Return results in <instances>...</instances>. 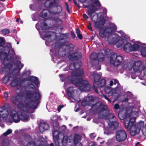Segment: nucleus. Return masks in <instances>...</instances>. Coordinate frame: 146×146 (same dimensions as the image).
<instances>
[{
  "label": "nucleus",
  "instance_id": "13d9d810",
  "mask_svg": "<svg viewBox=\"0 0 146 146\" xmlns=\"http://www.w3.org/2000/svg\"><path fill=\"white\" fill-rule=\"evenodd\" d=\"M91 119V118L90 117H88L87 119V120L88 121H90Z\"/></svg>",
  "mask_w": 146,
  "mask_h": 146
},
{
  "label": "nucleus",
  "instance_id": "09e8293b",
  "mask_svg": "<svg viewBox=\"0 0 146 146\" xmlns=\"http://www.w3.org/2000/svg\"><path fill=\"white\" fill-rule=\"evenodd\" d=\"M83 17L86 19H88V16L85 14H84L83 15Z\"/></svg>",
  "mask_w": 146,
  "mask_h": 146
},
{
  "label": "nucleus",
  "instance_id": "393cba45",
  "mask_svg": "<svg viewBox=\"0 0 146 146\" xmlns=\"http://www.w3.org/2000/svg\"><path fill=\"white\" fill-rule=\"evenodd\" d=\"M91 77L94 78V82L96 84L98 82L99 80L101 78V76L99 74L96 72H93L91 75Z\"/></svg>",
  "mask_w": 146,
  "mask_h": 146
},
{
  "label": "nucleus",
  "instance_id": "774afa93",
  "mask_svg": "<svg viewBox=\"0 0 146 146\" xmlns=\"http://www.w3.org/2000/svg\"><path fill=\"white\" fill-rule=\"evenodd\" d=\"M106 143L108 145H109L110 144V142H107Z\"/></svg>",
  "mask_w": 146,
  "mask_h": 146
},
{
  "label": "nucleus",
  "instance_id": "5fc2aeb1",
  "mask_svg": "<svg viewBox=\"0 0 146 146\" xmlns=\"http://www.w3.org/2000/svg\"><path fill=\"white\" fill-rule=\"evenodd\" d=\"M65 5L66 7V9H68L69 6L66 3H65Z\"/></svg>",
  "mask_w": 146,
  "mask_h": 146
},
{
  "label": "nucleus",
  "instance_id": "de8ad7c7",
  "mask_svg": "<svg viewBox=\"0 0 146 146\" xmlns=\"http://www.w3.org/2000/svg\"><path fill=\"white\" fill-rule=\"evenodd\" d=\"M111 133V131H107L106 130H105V131H104V133L105 134H106V135H108L110 134Z\"/></svg>",
  "mask_w": 146,
  "mask_h": 146
},
{
  "label": "nucleus",
  "instance_id": "c756f323",
  "mask_svg": "<svg viewBox=\"0 0 146 146\" xmlns=\"http://www.w3.org/2000/svg\"><path fill=\"white\" fill-rule=\"evenodd\" d=\"M48 19L54 20L55 22L58 25H60L62 23V21L60 19L58 18H54V17H50L48 18Z\"/></svg>",
  "mask_w": 146,
  "mask_h": 146
},
{
  "label": "nucleus",
  "instance_id": "37998d69",
  "mask_svg": "<svg viewBox=\"0 0 146 146\" xmlns=\"http://www.w3.org/2000/svg\"><path fill=\"white\" fill-rule=\"evenodd\" d=\"M114 108L116 110H117L119 108V106L117 104H115L114 106Z\"/></svg>",
  "mask_w": 146,
  "mask_h": 146
},
{
  "label": "nucleus",
  "instance_id": "412c9836",
  "mask_svg": "<svg viewBox=\"0 0 146 146\" xmlns=\"http://www.w3.org/2000/svg\"><path fill=\"white\" fill-rule=\"evenodd\" d=\"M82 56V54L80 52H76L70 54L68 56V58L70 60H73L81 58Z\"/></svg>",
  "mask_w": 146,
  "mask_h": 146
},
{
  "label": "nucleus",
  "instance_id": "052dcab7",
  "mask_svg": "<svg viewBox=\"0 0 146 146\" xmlns=\"http://www.w3.org/2000/svg\"><path fill=\"white\" fill-rule=\"evenodd\" d=\"M88 29L90 30H91V29H92V28H91V27L90 26H88Z\"/></svg>",
  "mask_w": 146,
  "mask_h": 146
},
{
  "label": "nucleus",
  "instance_id": "a211bd4d",
  "mask_svg": "<svg viewBox=\"0 0 146 146\" xmlns=\"http://www.w3.org/2000/svg\"><path fill=\"white\" fill-rule=\"evenodd\" d=\"M123 57L120 55H117L115 53L112 55L110 58V62L115 66L119 65L122 62Z\"/></svg>",
  "mask_w": 146,
  "mask_h": 146
},
{
  "label": "nucleus",
  "instance_id": "864d4df0",
  "mask_svg": "<svg viewBox=\"0 0 146 146\" xmlns=\"http://www.w3.org/2000/svg\"><path fill=\"white\" fill-rule=\"evenodd\" d=\"M56 14H58V13H50V15L51 16H53V15H56Z\"/></svg>",
  "mask_w": 146,
  "mask_h": 146
},
{
  "label": "nucleus",
  "instance_id": "79ce46f5",
  "mask_svg": "<svg viewBox=\"0 0 146 146\" xmlns=\"http://www.w3.org/2000/svg\"><path fill=\"white\" fill-rule=\"evenodd\" d=\"M64 106L63 105H60L58 107V110L59 112H60V111L61 109L63 108Z\"/></svg>",
  "mask_w": 146,
  "mask_h": 146
},
{
  "label": "nucleus",
  "instance_id": "49530a36",
  "mask_svg": "<svg viewBox=\"0 0 146 146\" xmlns=\"http://www.w3.org/2000/svg\"><path fill=\"white\" fill-rule=\"evenodd\" d=\"M90 137L91 139H94L95 137V135L94 133H92L90 135Z\"/></svg>",
  "mask_w": 146,
  "mask_h": 146
},
{
  "label": "nucleus",
  "instance_id": "f257e3e1",
  "mask_svg": "<svg viewBox=\"0 0 146 146\" xmlns=\"http://www.w3.org/2000/svg\"><path fill=\"white\" fill-rule=\"evenodd\" d=\"M29 89L22 92L20 89L17 88L16 90V96H13L11 98L12 102L17 105L20 110L16 111L20 113L19 115L21 118L22 116H27L25 121L29 119L28 113L34 112L38 104L37 101L41 98V95L38 90L36 89L32 85L29 86Z\"/></svg>",
  "mask_w": 146,
  "mask_h": 146
},
{
  "label": "nucleus",
  "instance_id": "338daca9",
  "mask_svg": "<svg viewBox=\"0 0 146 146\" xmlns=\"http://www.w3.org/2000/svg\"><path fill=\"white\" fill-rule=\"evenodd\" d=\"M139 144V142H137L136 144L135 145V146H137V145H138Z\"/></svg>",
  "mask_w": 146,
  "mask_h": 146
},
{
  "label": "nucleus",
  "instance_id": "4c0bfd02",
  "mask_svg": "<svg viewBox=\"0 0 146 146\" xmlns=\"http://www.w3.org/2000/svg\"><path fill=\"white\" fill-rule=\"evenodd\" d=\"M98 64H98H96L95 62H94V65L93 64H92L93 66H94V65L96 66V65H97V66L96 67V69L97 70H99L101 68V66L99 64Z\"/></svg>",
  "mask_w": 146,
  "mask_h": 146
},
{
  "label": "nucleus",
  "instance_id": "0eeeda50",
  "mask_svg": "<svg viewBox=\"0 0 146 146\" xmlns=\"http://www.w3.org/2000/svg\"><path fill=\"white\" fill-rule=\"evenodd\" d=\"M60 37L63 38H61L59 42L56 43L55 45H53V48L50 50L51 56L54 62H55L54 60L57 58L58 55L65 57L73 50L74 47L72 44L67 45L62 43V40L67 38L65 35L61 34Z\"/></svg>",
  "mask_w": 146,
  "mask_h": 146
},
{
  "label": "nucleus",
  "instance_id": "7c9ffc66",
  "mask_svg": "<svg viewBox=\"0 0 146 146\" xmlns=\"http://www.w3.org/2000/svg\"><path fill=\"white\" fill-rule=\"evenodd\" d=\"M47 10H43V11L40 13V17L44 18H47V14L46 11Z\"/></svg>",
  "mask_w": 146,
  "mask_h": 146
},
{
  "label": "nucleus",
  "instance_id": "5701e85b",
  "mask_svg": "<svg viewBox=\"0 0 146 146\" xmlns=\"http://www.w3.org/2000/svg\"><path fill=\"white\" fill-rule=\"evenodd\" d=\"M11 85L13 87H14L20 84L21 82L19 79L16 78L15 76H12V78L11 79Z\"/></svg>",
  "mask_w": 146,
  "mask_h": 146
},
{
  "label": "nucleus",
  "instance_id": "a18cd8bd",
  "mask_svg": "<svg viewBox=\"0 0 146 146\" xmlns=\"http://www.w3.org/2000/svg\"><path fill=\"white\" fill-rule=\"evenodd\" d=\"M105 52L106 55H109L110 53V50L109 49H107L105 51Z\"/></svg>",
  "mask_w": 146,
  "mask_h": 146
},
{
  "label": "nucleus",
  "instance_id": "72a5a7b5",
  "mask_svg": "<svg viewBox=\"0 0 146 146\" xmlns=\"http://www.w3.org/2000/svg\"><path fill=\"white\" fill-rule=\"evenodd\" d=\"M126 95L127 96V98L125 99L124 100V101L125 102L127 101L128 99L131 97L132 96V95L131 93L129 92H127L125 95V96Z\"/></svg>",
  "mask_w": 146,
  "mask_h": 146
},
{
  "label": "nucleus",
  "instance_id": "4be33fe9",
  "mask_svg": "<svg viewBox=\"0 0 146 146\" xmlns=\"http://www.w3.org/2000/svg\"><path fill=\"white\" fill-rule=\"evenodd\" d=\"M82 139V137L78 134L75 135L73 138L74 143L76 144L75 146H82L81 143L78 142L80 141Z\"/></svg>",
  "mask_w": 146,
  "mask_h": 146
},
{
  "label": "nucleus",
  "instance_id": "dca6fc26",
  "mask_svg": "<svg viewBox=\"0 0 146 146\" xmlns=\"http://www.w3.org/2000/svg\"><path fill=\"white\" fill-rule=\"evenodd\" d=\"M66 92L70 99V102H74V101H79L77 99L78 98V94L76 90L73 89L72 87H68L66 90Z\"/></svg>",
  "mask_w": 146,
  "mask_h": 146
},
{
  "label": "nucleus",
  "instance_id": "c9c22d12",
  "mask_svg": "<svg viewBox=\"0 0 146 146\" xmlns=\"http://www.w3.org/2000/svg\"><path fill=\"white\" fill-rule=\"evenodd\" d=\"M99 95L102 98H104L106 99L108 101L111 102V101L106 96L104 95L102 93H99Z\"/></svg>",
  "mask_w": 146,
  "mask_h": 146
},
{
  "label": "nucleus",
  "instance_id": "bb28decb",
  "mask_svg": "<svg viewBox=\"0 0 146 146\" xmlns=\"http://www.w3.org/2000/svg\"><path fill=\"white\" fill-rule=\"evenodd\" d=\"M68 141V138L66 136H64L63 134L61 137L60 140V142L61 141L62 145L64 146H66L67 144Z\"/></svg>",
  "mask_w": 146,
  "mask_h": 146
},
{
  "label": "nucleus",
  "instance_id": "ea45409f",
  "mask_svg": "<svg viewBox=\"0 0 146 146\" xmlns=\"http://www.w3.org/2000/svg\"><path fill=\"white\" fill-rule=\"evenodd\" d=\"M36 5L35 4H31L29 5L30 9H33L36 8Z\"/></svg>",
  "mask_w": 146,
  "mask_h": 146
},
{
  "label": "nucleus",
  "instance_id": "6e6d98bb",
  "mask_svg": "<svg viewBox=\"0 0 146 146\" xmlns=\"http://www.w3.org/2000/svg\"><path fill=\"white\" fill-rule=\"evenodd\" d=\"M96 145L95 143H93L90 146H96Z\"/></svg>",
  "mask_w": 146,
  "mask_h": 146
},
{
  "label": "nucleus",
  "instance_id": "bf43d9fd",
  "mask_svg": "<svg viewBox=\"0 0 146 146\" xmlns=\"http://www.w3.org/2000/svg\"><path fill=\"white\" fill-rule=\"evenodd\" d=\"M50 146H54V145L53 144V143H51L50 144Z\"/></svg>",
  "mask_w": 146,
  "mask_h": 146
},
{
  "label": "nucleus",
  "instance_id": "4468645a",
  "mask_svg": "<svg viewBox=\"0 0 146 146\" xmlns=\"http://www.w3.org/2000/svg\"><path fill=\"white\" fill-rule=\"evenodd\" d=\"M25 140L28 142L26 146H44L46 143L45 139L41 137L38 138V140L35 143L34 142H31L32 139L28 135H25L24 136Z\"/></svg>",
  "mask_w": 146,
  "mask_h": 146
},
{
  "label": "nucleus",
  "instance_id": "2eb2a0df",
  "mask_svg": "<svg viewBox=\"0 0 146 146\" xmlns=\"http://www.w3.org/2000/svg\"><path fill=\"white\" fill-rule=\"evenodd\" d=\"M104 56L102 53H99L97 54L95 52L93 53L90 57L91 63L93 65L94 63L95 62L96 64H98L99 61L102 62L103 61L104 58Z\"/></svg>",
  "mask_w": 146,
  "mask_h": 146
},
{
  "label": "nucleus",
  "instance_id": "423d86ee",
  "mask_svg": "<svg viewBox=\"0 0 146 146\" xmlns=\"http://www.w3.org/2000/svg\"><path fill=\"white\" fill-rule=\"evenodd\" d=\"M94 100V98L92 96H90L85 98L82 101L81 104L84 106L88 105L92 107V110L100 112L105 111L106 114L103 115L102 118L106 119V121L108 125V129L110 130H113L117 127L118 125V123L115 121H111L112 118L114 117L113 114L110 113L109 111L107 110L106 106L103 105L102 102H99L95 104L92 105V102Z\"/></svg>",
  "mask_w": 146,
  "mask_h": 146
},
{
  "label": "nucleus",
  "instance_id": "6e6552de",
  "mask_svg": "<svg viewBox=\"0 0 146 146\" xmlns=\"http://www.w3.org/2000/svg\"><path fill=\"white\" fill-rule=\"evenodd\" d=\"M19 112L17 113L16 111L10 110H5L4 107H0V115L3 120L12 123H18L20 120L25 121L27 118V116L25 115L24 116H22L21 118L19 115Z\"/></svg>",
  "mask_w": 146,
  "mask_h": 146
},
{
  "label": "nucleus",
  "instance_id": "cd10ccee",
  "mask_svg": "<svg viewBox=\"0 0 146 146\" xmlns=\"http://www.w3.org/2000/svg\"><path fill=\"white\" fill-rule=\"evenodd\" d=\"M29 80L31 82L34 83L36 85H38L39 83L38 79L36 77L31 76L29 78Z\"/></svg>",
  "mask_w": 146,
  "mask_h": 146
},
{
  "label": "nucleus",
  "instance_id": "6ab92c4d",
  "mask_svg": "<svg viewBox=\"0 0 146 146\" xmlns=\"http://www.w3.org/2000/svg\"><path fill=\"white\" fill-rule=\"evenodd\" d=\"M127 135L123 129H120L117 131L116 133V140L119 142L124 141L126 138Z\"/></svg>",
  "mask_w": 146,
  "mask_h": 146
},
{
  "label": "nucleus",
  "instance_id": "4d7b16f0",
  "mask_svg": "<svg viewBox=\"0 0 146 146\" xmlns=\"http://www.w3.org/2000/svg\"><path fill=\"white\" fill-rule=\"evenodd\" d=\"M71 35L74 38L75 36V35L74 33H72Z\"/></svg>",
  "mask_w": 146,
  "mask_h": 146
},
{
  "label": "nucleus",
  "instance_id": "2f4dec72",
  "mask_svg": "<svg viewBox=\"0 0 146 146\" xmlns=\"http://www.w3.org/2000/svg\"><path fill=\"white\" fill-rule=\"evenodd\" d=\"M3 146H9V141L8 139H5L3 140L2 142Z\"/></svg>",
  "mask_w": 146,
  "mask_h": 146
},
{
  "label": "nucleus",
  "instance_id": "f8f14e48",
  "mask_svg": "<svg viewBox=\"0 0 146 146\" xmlns=\"http://www.w3.org/2000/svg\"><path fill=\"white\" fill-rule=\"evenodd\" d=\"M123 68L126 69L128 68L129 69L133 68L134 72H138L143 73L146 76V66H143L140 61L134 62L133 61L128 62L127 61L123 62L122 64Z\"/></svg>",
  "mask_w": 146,
  "mask_h": 146
},
{
  "label": "nucleus",
  "instance_id": "e2e57ef3",
  "mask_svg": "<svg viewBox=\"0 0 146 146\" xmlns=\"http://www.w3.org/2000/svg\"><path fill=\"white\" fill-rule=\"evenodd\" d=\"M19 143L20 144H21V145H24V143H23V142H21V141H20L19 142Z\"/></svg>",
  "mask_w": 146,
  "mask_h": 146
},
{
  "label": "nucleus",
  "instance_id": "a878e982",
  "mask_svg": "<svg viewBox=\"0 0 146 146\" xmlns=\"http://www.w3.org/2000/svg\"><path fill=\"white\" fill-rule=\"evenodd\" d=\"M142 44L140 47L141 48L140 50L141 55L143 57H146V44L142 43Z\"/></svg>",
  "mask_w": 146,
  "mask_h": 146
},
{
  "label": "nucleus",
  "instance_id": "20e7f679",
  "mask_svg": "<svg viewBox=\"0 0 146 146\" xmlns=\"http://www.w3.org/2000/svg\"><path fill=\"white\" fill-rule=\"evenodd\" d=\"M81 65L80 62L71 63L69 66V68L70 70H74L71 73V76L67 78L65 75L61 74L59 75L61 80L62 82L65 81L64 86L65 89H66L71 83L78 87L81 91L90 90L91 86L88 82L86 80L78 78L79 77H82L84 75L82 70L78 69Z\"/></svg>",
  "mask_w": 146,
  "mask_h": 146
},
{
  "label": "nucleus",
  "instance_id": "603ef678",
  "mask_svg": "<svg viewBox=\"0 0 146 146\" xmlns=\"http://www.w3.org/2000/svg\"><path fill=\"white\" fill-rule=\"evenodd\" d=\"M76 31L77 35L80 33V31L79 29H76Z\"/></svg>",
  "mask_w": 146,
  "mask_h": 146
},
{
  "label": "nucleus",
  "instance_id": "f3484780",
  "mask_svg": "<svg viewBox=\"0 0 146 146\" xmlns=\"http://www.w3.org/2000/svg\"><path fill=\"white\" fill-rule=\"evenodd\" d=\"M82 2L84 7L86 8L89 7H98L101 6V4L98 0H78Z\"/></svg>",
  "mask_w": 146,
  "mask_h": 146
},
{
  "label": "nucleus",
  "instance_id": "f704fd0d",
  "mask_svg": "<svg viewBox=\"0 0 146 146\" xmlns=\"http://www.w3.org/2000/svg\"><path fill=\"white\" fill-rule=\"evenodd\" d=\"M12 130L11 129H9L5 132L3 134V135L5 136H6L9 134L11 133Z\"/></svg>",
  "mask_w": 146,
  "mask_h": 146
},
{
  "label": "nucleus",
  "instance_id": "0e129e2a",
  "mask_svg": "<svg viewBox=\"0 0 146 146\" xmlns=\"http://www.w3.org/2000/svg\"><path fill=\"white\" fill-rule=\"evenodd\" d=\"M33 17H34V15H33V16L32 17V18L33 20V21H35V20L33 18Z\"/></svg>",
  "mask_w": 146,
  "mask_h": 146
},
{
  "label": "nucleus",
  "instance_id": "b1692460",
  "mask_svg": "<svg viewBox=\"0 0 146 146\" xmlns=\"http://www.w3.org/2000/svg\"><path fill=\"white\" fill-rule=\"evenodd\" d=\"M49 126L48 124L46 123H40L39 126V129L42 133L46 130H47L49 128Z\"/></svg>",
  "mask_w": 146,
  "mask_h": 146
},
{
  "label": "nucleus",
  "instance_id": "3c124183",
  "mask_svg": "<svg viewBox=\"0 0 146 146\" xmlns=\"http://www.w3.org/2000/svg\"><path fill=\"white\" fill-rule=\"evenodd\" d=\"M77 35L78 36V37L80 38V39H81L82 38V35L80 34H79L78 35Z\"/></svg>",
  "mask_w": 146,
  "mask_h": 146
},
{
  "label": "nucleus",
  "instance_id": "ddd939ff",
  "mask_svg": "<svg viewBox=\"0 0 146 146\" xmlns=\"http://www.w3.org/2000/svg\"><path fill=\"white\" fill-rule=\"evenodd\" d=\"M53 118H54L53 120L51 119L53 124V126L54 129L52 133L53 139L56 145L58 146L59 145L60 140L61 137L63 134L59 132L57 129L59 127L57 117L54 116Z\"/></svg>",
  "mask_w": 146,
  "mask_h": 146
},
{
  "label": "nucleus",
  "instance_id": "39448f33",
  "mask_svg": "<svg viewBox=\"0 0 146 146\" xmlns=\"http://www.w3.org/2000/svg\"><path fill=\"white\" fill-rule=\"evenodd\" d=\"M139 111L135 109L130 108L126 110L125 115L121 117V113L119 112L118 117L121 120H124V125L125 128L130 131L131 136L138 134L140 131V129L143 127L144 123L143 121H140L135 124L136 117L139 115Z\"/></svg>",
  "mask_w": 146,
  "mask_h": 146
},
{
  "label": "nucleus",
  "instance_id": "a19ab883",
  "mask_svg": "<svg viewBox=\"0 0 146 146\" xmlns=\"http://www.w3.org/2000/svg\"><path fill=\"white\" fill-rule=\"evenodd\" d=\"M97 140L100 142V143L101 144H102L104 142V141L101 138H98L97 139Z\"/></svg>",
  "mask_w": 146,
  "mask_h": 146
},
{
  "label": "nucleus",
  "instance_id": "c85d7f7f",
  "mask_svg": "<svg viewBox=\"0 0 146 146\" xmlns=\"http://www.w3.org/2000/svg\"><path fill=\"white\" fill-rule=\"evenodd\" d=\"M12 74H11L10 75H8L5 76L2 80V82L4 84H6L9 80H11V79L12 78V76H11Z\"/></svg>",
  "mask_w": 146,
  "mask_h": 146
},
{
  "label": "nucleus",
  "instance_id": "473e14b6",
  "mask_svg": "<svg viewBox=\"0 0 146 146\" xmlns=\"http://www.w3.org/2000/svg\"><path fill=\"white\" fill-rule=\"evenodd\" d=\"M106 82V80L104 79H103L101 80L98 86L100 87L103 86L105 85Z\"/></svg>",
  "mask_w": 146,
  "mask_h": 146
},
{
  "label": "nucleus",
  "instance_id": "1a4fd4ad",
  "mask_svg": "<svg viewBox=\"0 0 146 146\" xmlns=\"http://www.w3.org/2000/svg\"><path fill=\"white\" fill-rule=\"evenodd\" d=\"M95 10H88L87 12L88 15L90 16L92 20L94 22V27L100 28L108 19V17L106 15L107 11L106 10H103V12L96 13Z\"/></svg>",
  "mask_w": 146,
  "mask_h": 146
},
{
  "label": "nucleus",
  "instance_id": "e433bc0d",
  "mask_svg": "<svg viewBox=\"0 0 146 146\" xmlns=\"http://www.w3.org/2000/svg\"><path fill=\"white\" fill-rule=\"evenodd\" d=\"M9 32V29H4L2 31V33L3 35H6L8 34Z\"/></svg>",
  "mask_w": 146,
  "mask_h": 146
},
{
  "label": "nucleus",
  "instance_id": "9b49d317",
  "mask_svg": "<svg viewBox=\"0 0 146 146\" xmlns=\"http://www.w3.org/2000/svg\"><path fill=\"white\" fill-rule=\"evenodd\" d=\"M109 85V86L105 88L106 93L108 94V96H115L116 99H117L121 93L122 87L120 86L117 80L114 79L110 81Z\"/></svg>",
  "mask_w": 146,
  "mask_h": 146
},
{
  "label": "nucleus",
  "instance_id": "7ed1b4c3",
  "mask_svg": "<svg viewBox=\"0 0 146 146\" xmlns=\"http://www.w3.org/2000/svg\"><path fill=\"white\" fill-rule=\"evenodd\" d=\"M4 42V38L0 37V50H1L0 51V58L4 66L0 71L1 72H4L8 70L10 72L13 74H18L24 65L19 60L17 61L15 63L13 62V59L15 54L14 50L10 44L5 46H2Z\"/></svg>",
  "mask_w": 146,
  "mask_h": 146
},
{
  "label": "nucleus",
  "instance_id": "58836bf2",
  "mask_svg": "<svg viewBox=\"0 0 146 146\" xmlns=\"http://www.w3.org/2000/svg\"><path fill=\"white\" fill-rule=\"evenodd\" d=\"M96 84H94L93 86V89L94 90L95 92L96 93H98V90L97 88L95 87V85Z\"/></svg>",
  "mask_w": 146,
  "mask_h": 146
},
{
  "label": "nucleus",
  "instance_id": "9d476101",
  "mask_svg": "<svg viewBox=\"0 0 146 146\" xmlns=\"http://www.w3.org/2000/svg\"><path fill=\"white\" fill-rule=\"evenodd\" d=\"M39 24V23L36 24V27L38 31L41 38L46 40V45L50 46L52 44V40L55 35V34L51 32H48L45 33L44 30L48 29V27L44 21L40 23V27H38Z\"/></svg>",
  "mask_w": 146,
  "mask_h": 146
},
{
  "label": "nucleus",
  "instance_id": "aec40b11",
  "mask_svg": "<svg viewBox=\"0 0 146 146\" xmlns=\"http://www.w3.org/2000/svg\"><path fill=\"white\" fill-rule=\"evenodd\" d=\"M59 2L58 0H47L44 3V5L47 8L56 6Z\"/></svg>",
  "mask_w": 146,
  "mask_h": 146
},
{
  "label": "nucleus",
  "instance_id": "f03ea898",
  "mask_svg": "<svg viewBox=\"0 0 146 146\" xmlns=\"http://www.w3.org/2000/svg\"><path fill=\"white\" fill-rule=\"evenodd\" d=\"M116 29V25L110 23L100 31L99 35L102 38H107V41L109 44H116L117 48L123 46V50L126 52L139 50L142 44L141 42L138 41L134 43L127 42L129 40L128 36L121 31L117 33H113Z\"/></svg>",
  "mask_w": 146,
  "mask_h": 146
},
{
  "label": "nucleus",
  "instance_id": "c03bdc74",
  "mask_svg": "<svg viewBox=\"0 0 146 146\" xmlns=\"http://www.w3.org/2000/svg\"><path fill=\"white\" fill-rule=\"evenodd\" d=\"M8 96V93L5 92L4 93V97L5 98V100H7Z\"/></svg>",
  "mask_w": 146,
  "mask_h": 146
},
{
  "label": "nucleus",
  "instance_id": "680f3d73",
  "mask_svg": "<svg viewBox=\"0 0 146 146\" xmlns=\"http://www.w3.org/2000/svg\"><path fill=\"white\" fill-rule=\"evenodd\" d=\"M20 19H17V20H16V22H18L19 21H20Z\"/></svg>",
  "mask_w": 146,
  "mask_h": 146
},
{
  "label": "nucleus",
  "instance_id": "69168bd1",
  "mask_svg": "<svg viewBox=\"0 0 146 146\" xmlns=\"http://www.w3.org/2000/svg\"><path fill=\"white\" fill-rule=\"evenodd\" d=\"M131 78L132 79H135V76H131Z\"/></svg>",
  "mask_w": 146,
  "mask_h": 146
},
{
  "label": "nucleus",
  "instance_id": "8fccbe9b",
  "mask_svg": "<svg viewBox=\"0 0 146 146\" xmlns=\"http://www.w3.org/2000/svg\"><path fill=\"white\" fill-rule=\"evenodd\" d=\"M74 4L76 5L77 6L78 8H80V7L79 5L75 1V0H74Z\"/></svg>",
  "mask_w": 146,
  "mask_h": 146
}]
</instances>
